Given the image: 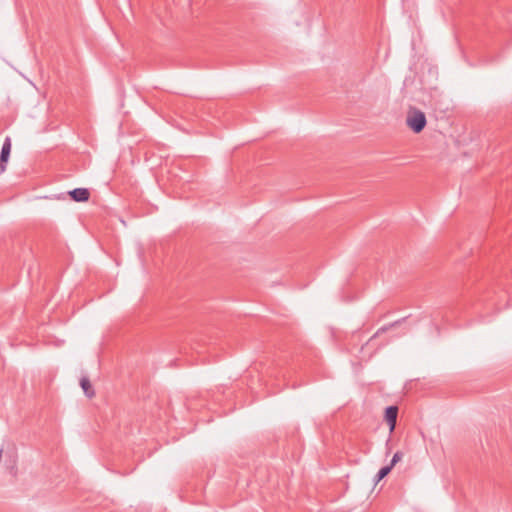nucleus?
Listing matches in <instances>:
<instances>
[{"mask_svg": "<svg viewBox=\"0 0 512 512\" xmlns=\"http://www.w3.org/2000/svg\"><path fill=\"white\" fill-rule=\"evenodd\" d=\"M426 123L427 120L424 112L416 108H411L408 111L406 124L414 133H420L425 128Z\"/></svg>", "mask_w": 512, "mask_h": 512, "instance_id": "1", "label": "nucleus"}, {"mask_svg": "<svg viewBox=\"0 0 512 512\" xmlns=\"http://www.w3.org/2000/svg\"><path fill=\"white\" fill-rule=\"evenodd\" d=\"M403 457V454L401 452H396L393 457H392V460H391V463L389 466H391V468H393Z\"/></svg>", "mask_w": 512, "mask_h": 512, "instance_id": "7", "label": "nucleus"}, {"mask_svg": "<svg viewBox=\"0 0 512 512\" xmlns=\"http://www.w3.org/2000/svg\"><path fill=\"white\" fill-rule=\"evenodd\" d=\"M11 152V139L6 137L4 143L2 145L0 159L1 162H8L9 156Z\"/></svg>", "mask_w": 512, "mask_h": 512, "instance_id": "4", "label": "nucleus"}, {"mask_svg": "<svg viewBox=\"0 0 512 512\" xmlns=\"http://www.w3.org/2000/svg\"><path fill=\"white\" fill-rule=\"evenodd\" d=\"M80 385L87 397L91 398L94 396V390L92 389L91 383L87 377L81 378Z\"/></svg>", "mask_w": 512, "mask_h": 512, "instance_id": "5", "label": "nucleus"}, {"mask_svg": "<svg viewBox=\"0 0 512 512\" xmlns=\"http://www.w3.org/2000/svg\"><path fill=\"white\" fill-rule=\"evenodd\" d=\"M391 469H392V468H391V466H389V465H388V466H385V467H382V468L378 471V473H377V475H376V481L378 482V481L382 480L385 476H387V475L389 474V472L391 471Z\"/></svg>", "mask_w": 512, "mask_h": 512, "instance_id": "6", "label": "nucleus"}, {"mask_svg": "<svg viewBox=\"0 0 512 512\" xmlns=\"http://www.w3.org/2000/svg\"><path fill=\"white\" fill-rule=\"evenodd\" d=\"M69 195L76 202H84L89 199L90 193L86 188H76L70 191Z\"/></svg>", "mask_w": 512, "mask_h": 512, "instance_id": "3", "label": "nucleus"}, {"mask_svg": "<svg viewBox=\"0 0 512 512\" xmlns=\"http://www.w3.org/2000/svg\"><path fill=\"white\" fill-rule=\"evenodd\" d=\"M398 408L396 406H389L385 411V419L389 425L390 432L395 429L397 420Z\"/></svg>", "mask_w": 512, "mask_h": 512, "instance_id": "2", "label": "nucleus"}]
</instances>
